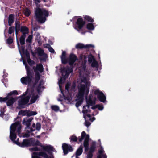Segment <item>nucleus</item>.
<instances>
[{"label":"nucleus","mask_w":158,"mask_h":158,"mask_svg":"<svg viewBox=\"0 0 158 158\" xmlns=\"http://www.w3.org/2000/svg\"><path fill=\"white\" fill-rule=\"evenodd\" d=\"M35 15L37 22L41 24L46 21V17L48 16L49 12L45 9L38 8L35 11Z\"/></svg>","instance_id":"nucleus-1"},{"label":"nucleus","mask_w":158,"mask_h":158,"mask_svg":"<svg viewBox=\"0 0 158 158\" xmlns=\"http://www.w3.org/2000/svg\"><path fill=\"white\" fill-rule=\"evenodd\" d=\"M26 71L27 76L21 79V83L24 85H29L32 81L33 78L34 73L33 70L27 64L25 65Z\"/></svg>","instance_id":"nucleus-2"},{"label":"nucleus","mask_w":158,"mask_h":158,"mask_svg":"<svg viewBox=\"0 0 158 158\" xmlns=\"http://www.w3.org/2000/svg\"><path fill=\"white\" fill-rule=\"evenodd\" d=\"M85 87L86 86L84 85V84H82L80 86L77 96L78 100L75 104V106L77 107H78L79 106H81L83 101L85 89Z\"/></svg>","instance_id":"nucleus-3"},{"label":"nucleus","mask_w":158,"mask_h":158,"mask_svg":"<svg viewBox=\"0 0 158 158\" xmlns=\"http://www.w3.org/2000/svg\"><path fill=\"white\" fill-rule=\"evenodd\" d=\"M35 146H40L42 148L44 151L46 152L50 156L52 155V152H56L55 149L52 146L50 145L47 146L43 145L38 140H35Z\"/></svg>","instance_id":"nucleus-4"},{"label":"nucleus","mask_w":158,"mask_h":158,"mask_svg":"<svg viewBox=\"0 0 158 158\" xmlns=\"http://www.w3.org/2000/svg\"><path fill=\"white\" fill-rule=\"evenodd\" d=\"M30 97L28 96L22 97L18 101V105L17 108L19 109H21L24 108V106L26 105L28 102Z\"/></svg>","instance_id":"nucleus-5"},{"label":"nucleus","mask_w":158,"mask_h":158,"mask_svg":"<svg viewBox=\"0 0 158 158\" xmlns=\"http://www.w3.org/2000/svg\"><path fill=\"white\" fill-rule=\"evenodd\" d=\"M85 24V21L83 20V18L79 17L77 19L76 22L75 29L79 32L80 30H82Z\"/></svg>","instance_id":"nucleus-6"},{"label":"nucleus","mask_w":158,"mask_h":158,"mask_svg":"<svg viewBox=\"0 0 158 158\" xmlns=\"http://www.w3.org/2000/svg\"><path fill=\"white\" fill-rule=\"evenodd\" d=\"M40 156L44 158H53L51 156L49 157L45 152L44 151L33 152L32 155V158H41Z\"/></svg>","instance_id":"nucleus-7"},{"label":"nucleus","mask_w":158,"mask_h":158,"mask_svg":"<svg viewBox=\"0 0 158 158\" xmlns=\"http://www.w3.org/2000/svg\"><path fill=\"white\" fill-rule=\"evenodd\" d=\"M33 69L34 70L35 76L40 77L41 75L39 72L41 73L44 71L43 66L41 63L37 64L36 66H33Z\"/></svg>","instance_id":"nucleus-8"},{"label":"nucleus","mask_w":158,"mask_h":158,"mask_svg":"<svg viewBox=\"0 0 158 158\" xmlns=\"http://www.w3.org/2000/svg\"><path fill=\"white\" fill-rule=\"evenodd\" d=\"M95 95H97V98L101 102H104L106 99V97L102 91L98 89L96 90L94 92Z\"/></svg>","instance_id":"nucleus-9"},{"label":"nucleus","mask_w":158,"mask_h":158,"mask_svg":"<svg viewBox=\"0 0 158 158\" xmlns=\"http://www.w3.org/2000/svg\"><path fill=\"white\" fill-rule=\"evenodd\" d=\"M62 148L64 155H67L69 152H72L74 149L70 144L65 143L62 144Z\"/></svg>","instance_id":"nucleus-10"},{"label":"nucleus","mask_w":158,"mask_h":158,"mask_svg":"<svg viewBox=\"0 0 158 158\" xmlns=\"http://www.w3.org/2000/svg\"><path fill=\"white\" fill-rule=\"evenodd\" d=\"M17 128V132L18 133V135L20 134L21 131L22 125L20 124V122L18 121H16L12 124L10 127V128L11 129H15V132Z\"/></svg>","instance_id":"nucleus-11"},{"label":"nucleus","mask_w":158,"mask_h":158,"mask_svg":"<svg viewBox=\"0 0 158 158\" xmlns=\"http://www.w3.org/2000/svg\"><path fill=\"white\" fill-rule=\"evenodd\" d=\"M77 60V56L76 55L73 53H70L68 58L69 65L71 66H73L74 63Z\"/></svg>","instance_id":"nucleus-12"},{"label":"nucleus","mask_w":158,"mask_h":158,"mask_svg":"<svg viewBox=\"0 0 158 158\" xmlns=\"http://www.w3.org/2000/svg\"><path fill=\"white\" fill-rule=\"evenodd\" d=\"M33 118H24L22 122V124L23 125L26 126L25 129L30 130V128H32L30 127L31 122Z\"/></svg>","instance_id":"nucleus-13"},{"label":"nucleus","mask_w":158,"mask_h":158,"mask_svg":"<svg viewBox=\"0 0 158 158\" xmlns=\"http://www.w3.org/2000/svg\"><path fill=\"white\" fill-rule=\"evenodd\" d=\"M37 53L39 56H43L42 58L39 57V59L40 61H45L47 57V55L44 53V50L41 48H38L37 50Z\"/></svg>","instance_id":"nucleus-14"},{"label":"nucleus","mask_w":158,"mask_h":158,"mask_svg":"<svg viewBox=\"0 0 158 158\" xmlns=\"http://www.w3.org/2000/svg\"><path fill=\"white\" fill-rule=\"evenodd\" d=\"M94 45L92 44L84 45L83 44L81 43L77 44L75 46V48L77 49H87L89 48H94Z\"/></svg>","instance_id":"nucleus-15"},{"label":"nucleus","mask_w":158,"mask_h":158,"mask_svg":"<svg viewBox=\"0 0 158 158\" xmlns=\"http://www.w3.org/2000/svg\"><path fill=\"white\" fill-rule=\"evenodd\" d=\"M18 94V92L16 90H14L10 92L8 94L7 96L4 98L0 97V102H6L8 99V97L10 96H12L13 95H17Z\"/></svg>","instance_id":"nucleus-16"},{"label":"nucleus","mask_w":158,"mask_h":158,"mask_svg":"<svg viewBox=\"0 0 158 158\" xmlns=\"http://www.w3.org/2000/svg\"><path fill=\"white\" fill-rule=\"evenodd\" d=\"M85 138L84 140L89 141V136L88 134H86L85 131H83L82 132L81 137L79 136L78 137L79 142H77L78 143L81 142L84 138Z\"/></svg>","instance_id":"nucleus-17"},{"label":"nucleus","mask_w":158,"mask_h":158,"mask_svg":"<svg viewBox=\"0 0 158 158\" xmlns=\"http://www.w3.org/2000/svg\"><path fill=\"white\" fill-rule=\"evenodd\" d=\"M73 66H70L69 67V66H67L66 67H63L60 69L61 72L63 73H65L69 74L70 73H72L73 71Z\"/></svg>","instance_id":"nucleus-18"},{"label":"nucleus","mask_w":158,"mask_h":158,"mask_svg":"<svg viewBox=\"0 0 158 158\" xmlns=\"http://www.w3.org/2000/svg\"><path fill=\"white\" fill-rule=\"evenodd\" d=\"M29 139H24L23 141L19 143V146L22 148L27 147H30Z\"/></svg>","instance_id":"nucleus-19"},{"label":"nucleus","mask_w":158,"mask_h":158,"mask_svg":"<svg viewBox=\"0 0 158 158\" xmlns=\"http://www.w3.org/2000/svg\"><path fill=\"white\" fill-rule=\"evenodd\" d=\"M96 100V98L95 97L94 98V100H92V95L90 94L89 96V98L88 99L87 98V97H86V104H88V105H90L91 106L94 105L95 104V101Z\"/></svg>","instance_id":"nucleus-20"},{"label":"nucleus","mask_w":158,"mask_h":158,"mask_svg":"<svg viewBox=\"0 0 158 158\" xmlns=\"http://www.w3.org/2000/svg\"><path fill=\"white\" fill-rule=\"evenodd\" d=\"M10 138L11 141L13 142L15 139L17 137L16 134L15 133V130L14 128L11 129L10 128Z\"/></svg>","instance_id":"nucleus-21"},{"label":"nucleus","mask_w":158,"mask_h":158,"mask_svg":"<svg viewBox=\"0 0 158 158\" xmlns=\"http://www.w3.org/2000/svg\"><path fill=\"white\" fill-rule=\"evenodd\" d=\"M15 100L16 99L13 98L12 96H9L6 102L7 105L8 106H11L13 105Z\"/></svg>","instance_id":"nucleus-22"},{"label":"nucleus","mask_w":158,"mask_h":158,"mask_svg":"<svg viewBox=\"0 0 158 158\" xmlns=\"http://www.w3.org/2000/svg\"><path fill=\"white\" fill-rule=\"evenodd\" d=\"M20 31L22 33V35L24 34L26 35V34L29 33V29L26 26H21L20 28Z\"/></svg>","instance_id":"nucleus-23"},{"label":"nucleus","mask_w":158,"mask_h":158,"mask_svg":"<svg viewBox=\"0 0 158 158\" xmlns=\"http://www.w3.org/2000/svg\"><path fill=\"white\" fill-rule=\"evenodd\" d=\"M15 15L13 14H10L9 15L8 17V25L10 26H11L12 24L14 23V21Z\"/></svg>","instance_id":"nucleus-24"},{"label":"nucleus","mask_w":158,"mask_h":158,"mask_svg":"<svg viewBox=\"0 0 158 158\" xmlns=\"http://www.w3.org/2000/svg\"><path fill=\"white\" fill-rule=\"evenodd\" d=\"M27 133H25L23 136L24 138H28L30 136V134L31 132H33L35 131V129L33 128L30 129V130L26 129Z\"/></svg>","instance_id":"nucleus-25"},{"label":"nucleus","mask_w":158,"mask_h":158,"mask_svg":"<svg viewBox=\"0 0 158 158\" xmlns=\"http://www.w3.org/2000/svg\"><path fill=\"white\" fill-rule=\"evenodd\" d=\"M83 147L81 145L77 150L76 152V156H79L81 155L83 152Z\"/></svg>","instance_id":"nucleus-26"},{"label":"nucleus","mask_w":158,"mask_h":158,"mask_svg":"<svg viewBox=\"0 0 158 158\" xmlns=\"http://www.w3.org/2000/svg\"><path fill=\"white\" fill-rule=\"evenodd\" d=\"M26 35L24 34L22 35L20 38L19 41L21 45H23L25 43V39Z\"/></svg>","instance_id":"nucleus-27"},{"label":"nucleus","mask_w":158,"mask_h":158,"mask_svg":"<svg viewBox=\"0 0 158 158\" xmlns=\"http://www.w3.org/2000/svg\"><path fill=\"white\" fill-rule=\"evenodd\" d=\"M83 17L85 20L84 21H86L91 23H93L94 22L93 19L89 16L85 15Z\"/></svg>","instance_id":"nucleus-28"},{"label":"nucleus","mask_w":158,"mask_h":158,"mask_svg":"<svg viewBox=\"0 0 158 158\" xmlns=\"http://www.w3.org/2000/svg\"><path fill=\"white\" fill-rule=\"evenodd\" d=\"M38 98V95H35L34 94H33L30 100L31 103L32 104L35 103Z\"/></svg>","instance_id":"nucleus-29"},{"label":"nucleus","mask_w":158,"mask_h":158,"mask_svg":"<svg viewBox=\"0 0 158 158\" xmlns=\"http://www.w3.org/2000/svg\"><path fill=\"white\" fill-rule=\"evenodd\" d=\"M90 106H91L90 105H88V104H86V105L85 106H83V110L82 113L84 114H87L88 112V109H86L85 108V107H87L88 109H89Z\"/></svg>","instance_id":"nucleus-30"},{"label":"nucleus","mask_w":158,"mask_h":158,"mask_svg":"<svg viewBox=\"0 0 158 158\" xmlns=\"http://www.w3.org/2000/svg\"><path fill=\"white\" fill-rule=\"evenodd\" d=\"M95 28L93 24L91 23H88L87 24L86 28L89 30H93Z\"/></svg>","instance_id":"nucleus-31"},{"label":"nucleus","mask_w":158,"mask_h":158,"mask_svg":"<svg viewBox=\"0 0 158 158\" xmlns=\"http://www.w3.org/2000/svg\"><path fill=\"white\" fill-rule=\"evenodd\" d=\"M69 139L71 142H76L77 141L78 139V138H77V136L73 135H71Z\"/></svg>","instance_id":"nucleus-32"},{"label":"nucleus","mask_w":158,"mask_h":158,"mask_svg":"<svg viewBox=\"0 0 158 158\" xmlns=\"http://www.w3.org/2000/svg\"><path fill=\"white\" fill-rule=\"evenodd\" d=\"M40 77H37L35 76V81L34 83H33L32 87L33 88H34L35 86L38 83L40 79Z\"/></svg>","instance_id":"nucleus-33"},{"label":"nucleus","mask_w":158,"mask_h":158,"mask_svg":"<svg viewBox=\"0 0 158 158\" xmlns=\"http://www.w3.org/2000/svg\"><path fill=\"white\" fill-rule=\"evenodd\" d=\"M96 148V143L95 142H93L90 147L89 152L93 153L95 151Z\"/></svg>","instance_id":"nucleus-34"},{"label":"nucleus","mask_w":158,"mask_h":158,"mask_svg":"<svg viewBox=\"0 0 158 158\" xmlns=\"http://www.w3.org/2000/svg\"><path fill=\"white\" fill-rule=\"evenodd\" d=\"M28 110H21L18 113L19 115H22L23 116L27 115V116Z\"/></svg>","instance_id":"nucleus-35"},{"label":"nucleus","mask_w":158,"mask_h":158,"mask_svg":"<svg viewBox=\"0 0 158 158\" xmlns=\"http://www.w3.org/2000/svg\"><path fill=\"white\" fill-rule=\"evenodd\" d=\"M35 139L33 138H31L29 139V142L30 146H35Z\"/></svg>","instance_id":"nucleus-36"},{"label":"nucleus","mask_w":158,"mask_h":158,"mask_svg":"<svg viewBox=\"0 0 158 158\" xmlns=\"http://www.w3.org/2000/svg\"><path fill=\"white\" fill-rule=\"evenodd\" d=\"M95 60L94 56L90 53V54L88 55V61L89 62L91 63Z\"/></svg>","instance_id":"nucleus-37"},{"label":"nucleus","mask_w":158,"mask_h":158,"mask_svg":"<svg viewBox=\"0 0 158 158\" xmlns=\"http://www.w3.org/2000/svg\"><path fill=\"white\" fill-rule=\"evenodd\" d=\"M61 93L62 94L63 96L64 97V99L68 101L69 102H70L72 100V98L68 96H66L64 94L62 89H60Z\"/></svg>","instance_id":"nucleus-38"},{"label":"nucleus","mask_w":158,"mask_h":158,"mask_svg":"<svg viewBox=\"0 0 158 158\" xmlns=\"http://www.w3.org/2000/svg\"><path fill=\"white\" fill-rule=\"evenodd\" d=\"M13 42V39L12 37L11 36H10L6 40V43L9 44H10L12 43Z\"/></svg>","instance_id":"nucleus-39"},{"label":"nucleus","mask_w":158,"mask_h":158,"mask_svg":"<svg viewBox=\"0 0 158 158\" xmlns=\"http://www.w3.org/2000/svg\"><path fill=\"white\" fill-rule=\"evenodd\" d=\"M37 113L36 111L28 110L27 116H30L37 114Z\"/></svg>","instance_id":"nucleus-40"},{"label":"nucleus","mask_w":158,"mask_h":158,"mask_svg":"<svg viewBox=\"0 0 158 158\" xmlns=\"http://www.w3.org/2000/svg\"><path fill=\"white\" fill-rule=\"evenodd\" d=\"M62 63L64 64H65L68 63L69 60L68 58H67L66 57L61 58Z\"/></svg>","instance_id":"nucleus-41"},{"label":"nucleus","mask_w":158,"mask_h":158,"mask_svg":"<svg viewBox=\"0 0 158 158\" xmlns=\"http://www.w3.org/2000/svg\"><path fill=\"white\" fill-rule=\"evenodd\" d=\"M15 31V27L13 26H11L9 28L8 33L9 34H11L13 33H14Z\"/></svg>","instance_id":"nucleus-42"},{"label":"nucleus","mask_w":158,"mask_h":158,"mask_svg":"<svg viewBox=\"0 0 158 158\" xmlns=\"http://www.w3.org/2000/svg\"><path fill=\"white\" fill-rule=\"evenodd\" d=\"M33 38L32 35H29L28 37L27 38L26 40V42L27 43H31L32 40Z\"/></svg>","instance_id":"nucleus-43"},{"label":"nucleus","mask_w":158,"mask_h":158,"mask_svg":"<svg viewBox=\"0 0 158 158\" xmlns=\"http://www.w3.org/2000/svg\"><path fill=\"white\" fill-rule=\"evenodd\" d=\"M30 150L31 151H41V149L37 147L31 148Z\"/></svg>","instance_id":"nucleus-44"},{"label":"nucleus","mask_w":158,"mask_h":158,"mask_svg":"<svg viewBox=\"0 0 158 158\" xmlns=\"http://www.w3.org/2000/svg\"><path fill=\"white\" fill-rule=\"evenodd\" d=\"M52 109L55 111H58L59 110V107L56 105H52L51 107Z\"/></svg>","instance_id":"nucleus-45"},{"label":"nucleus","mask_w":158,"mask_h":158,"mask_svg":"<svg viewBox=\"0 0 158 158\" xmlns=\"http://www.w3.org/2000/svg\"><path fill=\"white\" fill-rule=\"evenodd\" d=\"M21 27L20 22L16 21L15 22V28L20 29Z\"/></svg>","instance_id":"nucleus-46"},{"label":"nucleus","mask_w":158,"mask_h":158,"mask_svg":"<svg viewBox=\"0 0 158 158\" xmlns=\"http://www.w3.org/2000/svg\"><path fill=\"white\" fill-rule=\"evenodd\" d=\"M31 14L30 11L28 8H26L24 11V14L26 16L28 17Z\"/></svg>","instance_id":"nucleus-47"},{"label":"nucleus","mask_w":158,"mask_h":158,"mask_svg":"<svg viewBox=\"0 0 158 158\" xmlns=\"http://www.w3.org/2000/svg\"><path fill=\"white\" fill-rule=\"evenodd\" d=\"M91 66L93 67H97L98 66V62L95 60L92 62Z\"/></svg>","instance_id":"nucleus-48"},{"label":"nucleus","mask_w":158,"mask_h":158,"mask_svg":"<svg viewBox=\"0 0 158 158\" xmlns=\"http://www.w3.org/2000/svg\"><path fill=\"white\" fill-rule=\"evenodd\" d=\"M27 62L29 65L30 66H32L34 64H35V62L31 60L30 58H29V59H28V60H27Z\"/></svg>","instance_id":"nucleus-49"},{"label":"nucleus","mask_w":158,"mask_h":158,"mask_svg":"<svg viewBox=\"0 0 158 158\" xmlns=\"http://www.w3.org/2000/svg\"><path fill=\"white\" fill-rule=\"evenodd\" d=\"M103 151L102 150H100L98 151V153L100 155L103 156V158H107V156L106 155L103 154Z\"/></svg>","instance_id":"nucleus-50"},{"label":"nucleus","mask_w":158,"mask_h":158,"mask_svg":"<svg viewBox=\"0 0 158 158\" xmlns=\"http://www.w3.org/2000/svg\"><path fill=\"white\" fill-rule=\"evenodd\" d=\"M4 108H3L2 109L0 110V116L2 117H3L4 114L5 110Z\"/></svg>","instance_id":"nucleus-51"},{"label":"nucleus","mask_w":158,"mask_h":158,"mask_svg":"<svg viewBox=\"0 0 158 158\" xmlns=\"http://www.w3.org/2000/svg\"><path fill=\"white\" fill-rule=\"evenodd\" d=\"M41 128V124L39 123H37L36 124V129L39 131Z\"/></svg>","instance_id":"nucleus-52"},{"label":"nucleus","mask_w":158,"mask_h":158,"mask_svg":"<svg viewBox=\"0 0 158 158\" xmlns=\"http://www.w3.org/2000/svg\"><path fill=\"white\" fill-rule=\"evenodd\" d=\"M41 88V86L40 84H38L36 88V90L38 93H39Z\"/></svg>","instance_id":"nucleus-53"},{"label":"nucleus","mask_w":158,"mask_h":158,"mask_svg":"<svg viewBox=\"0 0 158 158\" xmlns=\"http://www.w3.org/2000/svg\"><path fill=\"white\" fill-rule=\"evenodd\" d=\"M84 85L86 86L85 88V94L86 95H87L89 92V89H88L87 87V86L86 85Z\"/></svg>","instance_id":"nucleus-54"},{"label":"nucleus","mask_w":158,"mask_h":158,"mask_svg":"<svg viewBox=\"0 0 158 158\" xmlns=\"http://www.w3.org/2000/svg\"><path fill=\"white\" fill-rule=\"evenodd\" d=\"M97 108L100 110H102L103 109V106L102 105H100V104H98Z\"/></svg>","instance_id":"nucleus-55"},{"label":"nucleus","mask_w":158,"mask_h":158,"mask_svg":"<svg viewBox=\"0 0 158 158\" xmlns=\"http://www.w3.org/2000/svg\"><path fill=\"white\" fill-rule=\"evenodd\" d=\"M83 145L84 147L89 146V141L84 140L83 143Z\"/></svg>","instance_id":"nucleus-56"},{"label":"nucleus","mask_w":158,"mask_h":158,"mask_svg":"<svg viewBox=\"0 0 158 158\" xmlns=\"http://www.w3.org/2000/svg\"><path fill=\"white\" fill-rule=\"evenodd\" d=\"M69 75V74L68 73H65V74L64 75L63 74L62 76H63V78L64 79V80H65L66 79H67L68 78V76Z\"/></svg>","instance_id":"nucleus-57"},{"label":"nucleus","mask_w":158,"mask_h":158,"mask_svg":"<svg viewBox=\"0 0 158 158\" xmlns=\"http://www.w3.org/2000/svg\"><path fill=\"white\" fill-rule=\"evenodd\" d=\"M26 56L27 57V60L30 58L29 53L27 50H26Z\"/></svg>","instance_id":"nucleus-58"},{"label":"nucleus","mask_w":158,"mask_h":158,"mask_svg":"<svg viewBox=\"0 0 158 158\" xmlns=\"http://www.w3.org/2000/svg\"><path fill=\"white\" fill-rule=\"evenodd\" d=\"M13 143L18 146H19L18 144H19V143H21V142H19V138H18L16 140H15V139L14 141L13 142Z\"/></svg>","instance_id":"nucleus-59"},{"label":"nucleus","mask_w":158,"mask_h":158,"mask_svg":"<svg viewBox=\"0 0 158 158\" xmlns=\"http://www.w3.org/2000/svg\"><path fill=\"white\" fill-rule=\"evenodd\" d=\"M90 124L91 123L87 121H85V125L87 127H88L90 125Z\"/></svg>","instance_id":"nucleus-60"},{"label":"nucleus","mask_w":158,"mask_h":158,"mask_svg":"<svg viewBox=\"0 0 158 158\" xmlns=\"http://www.w3.org/2000/svg\"><path fill=\"white\" fill-rule=\"evenodd\" d=\"M48 50L51 53H54L55 52L54 50L51 46L48 48Z\"/></svg>","instance_id":"nucleus-61"},{"label":"nucleus","mask_w":158,"mask_h":158,"mask_svg":"<svg viewBox=\"0 0 158 158\" xmlns=\"http://www.w3.org/2000/svg\"><path fill=\"white\" fill-rule=\"evenodd\" d=\"M66 57V53L65 51H63L62 52V54L61 58L65 57Z\"/></svg>","instance_id":"nucleus-62"},{"label":"nucleus","mask_w":158,"mask_h":158,"mask_svg":"<svg viewBox=\"0 0 158 158\" xmlns=\"http://www.w3.org/2000/svg\"><path fill=\"white\" fill-rule=\"evenodd\" d=\"M21 48L23 52L24 53L25 52V46L22 45L21 47Z\"/></svg>","instance_id":"nucleus-63"},{"label":"nucleus","mask_w":158,"mask_h":158,"mask_svg":"<svg viewBox=\"0 0 158 158\" xmlns=\"http://www.w3.org/2000/svg\"><path fill=\"white\" fill-rule=\"evenodd\" d=\"M93 154L92 153L90 152L87 155V158H92Z\"/></svg>","instance_id":"nucleus-64"}]
</instances>
